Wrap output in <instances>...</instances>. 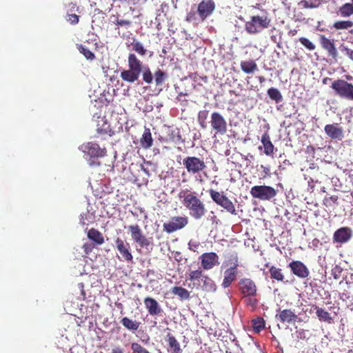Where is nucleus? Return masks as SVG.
Here are the masks:
<instances>
[{
  "mask_svg": "<svg viewBox=\"0 0 353 353\" xmlns=\"http://www.w3.org/2000/svg\"><path fill=\"white\" fill-rule=\"evenodd\" d=\"M331 88L336 95L341 99L353 101V84L344 79H336L332 83Z\"/></svg>",
  "mask_w": 353,
  "mask_h": 353,
  "instance_id": "4",
  "label": "nucleus"
},
{
  "mask_svg": "<svg viewBox=\"0 0 353 353\" xmlns=\"http://www.w3.org/2000/svg\"><path fill=\"white\" fill-rule=\"evenodd\" d=\"M165 341L168 343V352L170 353H182L179 342L171 334L168 333L165 337Z\"/></svg>",
  "mask_w": 353,
  "mask_h": 353,
  "instance_id": "21",
  "label": "nucleus"
},
{
  "mask_svg": "<svg viewBox=\"0 0 353 353\" xmlns=\"http://www.w3.org/2000/svg\"><path fill=\"white\" fill-rule=\"evenodd\" d=\"M238 285L239 290L242 296L257 295V286L255 282L251 279H241L239 281Z\"/></svg>",
  "mask_w": 353,
  "mask_h": 353,
  "instance_id": "10",
  "label": "nucleus"
},
{
  "mask_svg": "<svg viewBox=\"0 0 353 353\" xmlns=\"http://www.w3.org/2000/svg\"><path fill=\"white\" fill-rule=\"evenodd\" d=\"M325 134L332 139L341 141L344 138V132L339 123L327 124L324 128Z\"/></svg>",
  "mask_w": 353,
  "mask_h": 353,
  "instance_id": "17",
  "label": "nucleus"
},
{
  "mask_svg": "<svg viewBox=\"0 0 353 353\" xmlns=\"http://www.w3.org/2000/svg\"><path fill=\"white\" fill-rule=\"evenodd\" d=\"M208 117V110H201L198 113V122L202 128H205L207 126L206 120Z\"/></svg>",
  "mask_w": 353,
  "mask_h": 353,
  "instance_id": "43",
  "label": "nucleus"
},
{
  "mask_svg": "<svg viewBox=\"0 0 353 353\" xmlns=\"http://www.w3.org/2000/svg\"><path fill=\"white\" fill-rule=\"evenodd\" d=\"M252 325L254 332L259 333L265 328V321L259 316L252 321Z\"/></svg>",
  "mask_w": 353,
  "mask_h": 353,
  "instance_id": "38",
  "label": "nucleus"
},
{
  "mask_svg": "<svg viewBox=\"0 0 353 353\" xmlns=\"http://www.w3.org/2000/svg\"><path fill=\"white\" fill-rule=\"evenodd\" d=\"M201 281L203 282V289L206 292H214L216 290V285L214 281L208 276L205 275Z\"/></svg>",
  "mask_w": 353,
  "mask_h": 353,
  "instance_id": "31",
  "label": "nucleus"
},
{
  "mask_svg": "<svg viewBox=\"0 0 353 353\" xmlns=\"http://www.w3.org/2000/svg\"><path fill=\"white\" fill-rule=\"evenodd\" d=\"M256 296H242V299L246 306L254 310L259 303V301Z\"/></svg>",
  "mask_w": 353,
  "mask_h": 353,
  "instance_id": "39",
  "label": "nucleus"
},
{
  "mask_svg": "<svg viewBox=\"0 0 353 353\" xmlns=\"http://www.w3.org/2000/svg\"><path fill=\"white\" fill-rule=\"evenodd\" d=\"M79 286L81 290V295L83 296V299L85 300V290H83V284L79 283Z\"/></svg>",
  "mask_w": 353,
  "mask_h": 353,
  "instance_id": "60",
  "label": "nucleus"
},
{
  "mask_svg": "<svg viewBox=\"0 0 353 353\" xmlns=\"http://www.w3.org/2000/svg\"><path fill=\"white\" fill-rule=\"evenodd\" d=\"M87 236L89 239L94 241L97 245H102L104 243V238L102 233L94 228L90 229Z\"/></svg>",
  "mask_w": 353,
  "mask_h": 353,
  "instance_id": "28",
  "label": "nucleus"
},
{
  "mask_svg": "<svg viewBox=\"0 0 353 353\" xmlns=\"http://www.w3.org/2000/svg\"><path fill=\"white\" fill-rule=\"evenodd\" d=\"M216 4L213 0H202L197 6V13L202 21H205L215 10Z\"/></svg>",
  "mask_w": 353,
  "mask_h": 353,
  "instance_id": "12",
  "label": "nucleus"
},
{
  "mask_svg": "<svg viewBox=\"0 0 353 353\" xmlns=\"http://www.w3.org/2000/svg\"><path fill=\"white\" fill-rule=\"evenodd\" d=\"M223 266L227 268L228 269L238 270L239 257L237 253L233 252L228 254L223 263Z\"/></svg>",
  "mask_w": 353,
  "mask_h": 353,
  "instance_id": "24",
  "label": "nucleus"
},
{
  "mask_svg": "<svg viewBox=\"0 0 353 353\" xmlns=\"http://www.w3.org/2000/svg\"><path fill=\"white\" fill-rule=\"evenodd\" d=\"M183 165L191 175L199 174L203 172L207 166L203 159L195 156H188L183 159Z\"/></svg>",
  "mask_w": 353,
  "mask_h": 353,
  "instance_id": "6",
  "label": "nucleus"
},
{
  "mask_svg": "<svg viewBox=\"0 0 353 353\" xmlns=\"http://www.w3.org/2000/svg\"><path fill=\"white\" fill-rule=\"evenodd\" d=\"M120 322L125 328L133 333L137 332L141 325V322L133 321L127 316L122 318Z\"/></svg>",
  "mask_w": 353,
  "mask_h": 353,
  "instance_id": "26",
  "label": "nucleus"
},
{
  "mask_svg": "<svg viewBox=\"0 0 353 353\" xmlns=\"http://www.w3.org/2000/svg\"><path fill=\"white\" fill-rule=\"evenodd\" d=\"M140 143L143 148H150L153 145V139L150 128H145L143 134L140 139Z\"/></svg>",
  "mask_w": 353,
  "mask_h": 353,
  "instance_id": "25",
  "label": "nucleus"
},
{
  "mask_svg": "<svg viewBox=\"0 0 353 353\" xmlns=\"http://www.w3.org/2000/svg\"><path fill=\"white\" fill-rule=\"evenodd\" d=\"M299 5L303 8H310L309 1L307 0H302L299 3Z\"/></svg>",
  "mask_w": 353,
  "mask_h": 353,
  "instance_id": "57",
  "label": "nucleus"
},
{
  "mask_svg": "<svg viewBox=\"0 0 353 353\" xmlns=\"http://www.w3.org/2000/svg\"><path fill=\"white\" fill-rule=\"evenodd\" d=\"M261 168L263 170V172L265 174L269 175L270 174V168H267L264 165H261Z\"/></svg>",
  "mask_w": 353,
  "mask_h": 353,
  "instance_id": "61",
  "label": "nucleus"
},
{
  "mask_svg": "<svg viewBox=\"0 0 353 353\" xmlns=\"http://www.w3.org/2000/svg\"><path fill=\"white\" fill-rule=\"evenodd\" d=\"M342 52H343L345 55L348 57L350 59H351L353 61V50L351 48H349L346 46H343L342 48Z\"/></svg>",
  "mask_w": 353,
  "mask_h": 353,
  "instance_id": "53",
  "label": "nucleus"
},
{
  "mask_svg": "<svg viewBox=\"0 0 353 353\" xmlns=\"http://www.w3.org/2000/svg\"><path fill=\"white\" fill-rule=\"evenodd\" d=\"M353 27V21L350 20L347 21H335L333 25L332 28H334L336 30H348Z\"/></svg>",
  "mask_w": 353,
  "mask_h": 353,
  "instance_id": "36",
  "label": "nucleus"
},
{
  "mask_svg": "<svg viewBox=\"0 0 353 353\" xmlns=\"http://www.w3.org/2000/svg\"><path fill=\"white\" fill-rule=\"evenodd\" d=\"M189 245L190 247H194V248H197V247L199 246V243H192L191 241L189 243ZM190 249H192V248H190Z\"/></svg>",
  "mask_w": 353,
  "mask_h": 353,
  "instance_id": "62",
  "label": "nucleus"
},
{
  "mask_svg": "<svg viewBox=\"0 0 353 353\" xmlns=\"http://www.w3.org/2000/svg\"><path fill=\"white\" fill-rule=\"evenodd\" d=\"M310 8H316L321 5V0H309Z\"/></svg>",
  "mask_w": 353,
  "mask_h": 353,
  "instance_id": "54",
  "label": "nucleus"
},
{
  "mask_svg": "<svg viewBox=\"0 0 353 353\" xmlns=\"http://www.w3.org/2000/svg\"><path fill=\"white\" fill-rule=\"evenodd\" d=\"M128 70H125L121 72V79L128 83H134L137 81L142 74L143 81L150 84L154 79L150 68L148 65H143L141 61L134 53H130L128 57Z\"/></svg>",
  "mask_w": 353,
  "mask_h": 353,
  "instance_id": "1",
  "label": "nucleus"
},
{
  "mask_svg": "<svg viewBox=\"0 0 353 353\" xmlns=\"http://www.w3.org/2000/svg\"><path fill=\"white\" fill-rule=\"evenodd\" d=\"M252 197L262 201H270L277 194L276 190L268 185H255L250 190Z\"/></svg>",
  "mask_w": 353,
  "mask_h": 353,
  "instance_id": "8",
  "label": "nucleus"
},
{
  "mask_svg": "<svg viewBox=\"0 0 353 353\" xmlns=\"http://www.w3.org/2000/svg\"><path fill=\"white\" fill-rule=\"evenodd\" d=\"M171 292L174 295L178 296L181 301L188 300L190 297V292L182 287L174 286L172 288Z\"/></svg>",
  "mask_w": 353,
  "mask_h": 353,
  "instance_id": "30",
  "label": "nucleus"
},
{
  "mask_svg": "<svg viewBox=\"0 0 353 353\" xmlns=\"http://www.w3.org/2000/svg\"><path fill=\"white\" fill-rule=\"evenodd\" d=\"M131 350L132 353H148L150 352L147 349L143 347L141 344L134 342L131 344Z\"/></svg>",
  "mask_w": 353,
  "mask_h": 353,
  "instance_id": "47",
  "label": "nucleus"
},
{
  "mask_svg": "<svg viewBox=\"0 0 353 353\" xmlns=\"http://www.w3.org/2000/svg\"><path fill=\"white\" fill-rule=\"evenodd\" d=\"M261 141L263 145L264 148V153L267 156H273L274 155V146L272 144L270 135L268 132H265L262 137Z\"/></svg>",
  "mask_w": 353,
  "mask_h": 353,
  "instance_id": "23",
  "label": "nucleus"
},
{
  "mask_svg": "<svg viewBox=\"0 0 353 353\" xmlns=\"http://www.w3.org/2000/svg\"><path fill=\"white\" fill-rule=\"evenodd\" d=\"M178 197L193 219H201L206 214L205 205L203 201L196 196V192L187 188L181 190Z\"/></svg>",
  "mask_w": 353,
  "mask_h": 353,
  "instance_id": "2",
  "label": "nucleus"
},
{
  "mask_svg": "<svg viewBox=\"0 0 353 353\" xmlns=\"http://www.w3.org/2000/svg\"><path fill=\"white\" fill-rule=\"evenodd\" d=\"M114 243L116 248L121 256V260H124L128 262L132 261L133 256L130 252V244L119 237L115 239Z\"/></svg>",
  "mask_w": 353,
  "mask_h": 353,
  "instance_id": "13",
  "label": "nucleus"
},
{
  "mask_svg": "<svg viewBox=\"0 0 353 353\" xmlns=\"http://www.w3.org/2000/svg\"><path fill=\"white\" fill-rule=\"evenodd\" d=\"M258 79H259V81L261 83H263V82H265V78L263 76H259L258 77Z\"/></svg>",
  "mask_w": 353,
  "mask_h": 353,
  "instance_id": "63",
  "label": "nucleus"
},
{
  "mask_svg": "<svg viewBox=\"0 0 353 353\" xmlns=\"http://www.w3.org/2000/svg\"><path fill=\"white\" fill-rule=\"evenodd\" d=\"M267 93L269 97L276 103H279L283 100V97L280 91L275 88H269Z\"/></svg>",
  "mask_w": 353,
  "mask_h": 353,
  "instance_id": "37",
  "label": "nucleus"
},
{
  "mask_svg": "<svg viewBox=\"0 0 353 353\" xmlns=\"http://www.w3.org/2000/svg\"><path fill=\"white\" fill-rule=\"evenodd\" d=\"M339 14L343 17H349L353 14V0L352 3H346L342 5L339 10Z\"/></svg>",
  "mask_w": 353,
  "mask_h": 353,
  "instance_id": "34",
  "label": "nucleus"
},
{
  "mask_svg": "<svg viewBox=\"0 0 353 353\" xmlns=\"http://www.w3.org/2000/svg\"><path fill=\"white\" fill-rule=\"evenodd\" d=\"M188 223V218L184 216H173L170 220L164 223L163 228L165 232L168 234L179 230L185 228Z\"/></svg>",
  "mask_w": 353,
  "mask_h": 353,
  "instance_id": "9",
  "label": "nucleus"
},
{
  "mask_svg": "<svg viewBox=\"0 0 353 353\" xmlns=\"http://www.w3.org/2000/svg\"><path fill=\"white\" fill-rule=\"evenodd\" d=\"M77 48L79 50V52L83 54V56L89 60H94L95 59L94 54L91 52L88 48H87L85 46L80 44L77 46Z\"/></svg>",
  "mask_w": 353,
  "mask_h": 353,
  "instance_id": "42",
  "label": "nucleus"
},
{
  "mask_svg": "<svg viewBox=\"0 0 353 353\" xmlns=\"http://www.w3.org/2000/svg\"><path fill=\"white\" fill-rule=\"evenodd\" d=\"M112 353H124L123 350L121 347H115L112 350Z\"/></svg>",
  "mask_w": 353,
  "mask_h": 353,
  "instance_id": "59",
  "label": "nucleus"
},
{
  "mask_svg": "<svg viewBox=\"0 0 353 353\" xmlns=\"http://www.w3.org/2000/svg\"><path fill=\"white\" fill-rule=\"evenodd\" d=\"M240 65L241 70L245 74H252L258 70L257 64L252 59L243 61Z\"/></svg>",
  "mask_w": 353,
  "mask_h": 353,
  "instance_id": "27",
  "label": "nucleus"
},
{
  "mask_svg": "<svg viewBox=\"0 0 353 353\" xmlns=\"http://www.w3.org/2000/svg\"><path fill=\"white\" fill-rule=\"evenodd\" d=\"M269 272L270 274V277L272 279H274L279 282H283L284 281V274L283 273L282 269L279 268H276L275 266H272L269 269Z\"/></svg>",
  "mask_w": 353,
  "mask_h": 353,
  "instance_id": "32",
  "label": "nucleus"
},
{
  "mask_svg": "<svg viewBox=\"0 0 353 353\" xmlns=\"http://www.w3.org/2000/svg\"><path fill=\"white\" fill-rule=\"evenodd\" d=\"M65 18L72 25L77 24L79 21V17L76 14H68Z\"/></svg>",
  "mask_w": 353,
  "mask_h": 353,
  "instance_id": "50",
  "label": "nucleus"
},
{
  "mask_svg": "<svg viewBox=\"0 0 353 353\" xmlns=\"http://www.w3.org/2000/svg\"><path fill=\"white\" fill-rule=\"evenodd\" d=\"M237 274L238 270L227 268L224 272V279L222 283V286L224 288L230 287L232 283L236 280Z\"/></svg>",
  "mask_w": 353,
  "mask_h": 353,
  "instance_id": "22",
  "label": "nucleus"
},
{
  "mask_svg": "<svg viewBox=\"0 0 353 353\" xmlns=\"http://www.w3.org/2000/svg\"><path fill=\"white\" fill-rule=\"evenodd\" d=\"M82 148L91 157H103L106 155V149L101 148L97 143L89 142Z\"/></svg>",
  "mask_w": 353,
  "mask_h": 353,
  "instance_id": "18",
  "label": "nucleus"
},
{
  "mask_svg": "<svg viewBox=\"0 0 353 353\" xmlns=\"http://www.w3.org/2000/svg\"><path fill=\"white\" fill-rule=\"evenodd\" d=\"M314 310H316V314L321 321L327 322L328 323H331L332 321V318L330 314L327 312L325 310L319 307L317 305L313 306Z\"/></svg>",
  "mask_w": 353,
  "mask_h": 353,
  "instance_id": "29",
  "label": "nucleus"
},
{
  "mask_svg": "<svg viewBox=\"0 0 353 353\" xmlns=\"http://www.w3.org/2000/svg\"><path fill=\"white\" fill-rule=\"evenodd\" d=\"M201 267L204 270H211L219 264V256L215 252H205L199 256Z\"/></svg>",
  "mask_w": 353,
  "mask_h": 353,
  "instance_id": "14",
  "label": "nucleus"
},
{
  "mask_svg": "<svg viewBox=\"0 0 353 353\" xmlns=\"http://www.w3.org/2000/svg\"><path fill=\"white\" fill-rule=\"evenodd\" d=\"M83 248L84 250L85 253L86 254H88L90 252H92L93 248H92V245H90L89 243H85L83 245Z\"/></svg>",
  "mask_w": 353,
  "mask_h": 353,
  "instance_id": "56",
  "label": "nucleus"
},
{
  "mask_svg": "<svg viewBox=\"0 0 353 353\" xmlns=\"http://www.w3.org/2000/svg\"><path fill=\"white\" fill-rule=\"evenodd\" d=\"M195 19V13L193 12H188L186 15L185 20L188 22H192Z\"/></svg>",
  "mask_w": 353,
  "mask_h": 353,
  "instance_id": "55",
  "label": "nucleus"
},
{
  "mask_svg": "<svg viewBox=\"0 0 353 353\" xmlns=\"http://www.w3.org/2000/svg\"><path fill=\"white\" fill-rule=\"evenodd\" d=\"M293 274L300 279H305L310 275L307 266L300 261H292L288 266Z\"/></svg>",
  "mask_w": 353,
  "mask_h": 353,
  "instance_id": "15",
  "label": "nucleus"
},
{
  "mask_svg": "<svg viewBox=\"0 0 353 353\" xmlns=\"http://www.w3.org/2000/svg\"><path fill=\"white\" fill-rule=\"evenodd\" d=\"M352 79V76H350V75H347V76H346V79H347V80H351Z\"/></svg>",
  "mask_w": 353,
  "mask_h": 353,
  "instance_id": "64",
  "label": "nucleus"
},
{
  "mask_svg": "<svg viewBox=\"0 0 353 353\" xmlns=\"http://www.w3.org/2000/svg\"><path fill=\"white\" fill-rule=\"evenodd\" d=\"M279 312L276 315V318L282 323L291 324L295 323L298 319V315L290 309L282 310L279 309Z\"/></svg>",
  "mask_w": 353,
  "mask_h": 353,
  "instance_id": "20",
  "label": "nucleus"
},
{
  "mask_svg": "<svg viewBox=\"0 0 353 353\" xmlns=\"http://www.w3.org/2000/svg\"><path fill=\"white\" fill-rule=\"evenodd\" d=\"M203 274V271L201 269H198L196 270H192L190 272L188 276V279L191 281H194L199 279L202 280V278L204 276Z\"/></svg>",
  "mask_w": 353,
  "mask_h": 353,
  "instance_id": "46",
  "label": "nucleus"
},
{
  "mask_svg": "<svg viewBox=\"0 0 353 353\" xmlns=\"http://www.w3.org/2000/svg\"><path fill=\"white\" fill-rule=\"evenodd\" d=\"M144 305L148 313L151 316H159L163 313V310L156 299L152 297H145L143 300Z\"/></svg>",
  "mask_w": 353,
  "mask_h": 353,
  "instance_id": "19",
  "label": "nucleus"
},
{
  "mask_svg": "<svg viewBox=\"0 0 353 353\" xmlns=\"http://www.w3.org/2000/svg\"><path fill=\"white\" fill-rule=\"evenodd\" d=\"M319 42L321 48L326 51L327 56L337 61L339 52L334 40L327 38L324 34H320Z\"/></svg>",
  "mask_w": 353,
  "mask_h": 353,
  "instance_id": "11",
  "label": "nucleus"
},
{
  "mask_svg": "<svg viewBox=\"0 0 353 353\" xmlns=\"http://www.w3.org/2000/svg\"><path fill=\"white\" fill-rule=\"evenodd\" d=\"M343 271V269L341 265H335L331 270V274L334 279L338 280L341 276Z\"/></svg>",
  "mask_w": 353,
  "mask_h": 353,
  "instance_id": "48",
  "label": "nucleus"
},
{
  "mask_svg": "<svg viewBox=\"0 0 353 353\" xmlns=\"http://www.w3.org/2000/svg\"><path fill=\"white\" fill-rule=\"evenodd\" d=\"M135 243H137L141 248H148L149 247L152 248L154 245L152 237L147 238L143 234L140 236L137 241H135Z\"/></svg>",
  "mask_w": 353,
  "mask_h": 353,
  "instance_id": "35",
  "label": "nucleus"
},
{
  "mask_svg": "<svg viewBox=\"0 0 353 353\" xmlns=\"http://www.w3.org/2000/svg\"><path fill=\"white\" fill-rule=\"evenodd\" d=\"M97 131L101 134H106L110 137L114 134V131L106 121H105L101 127L98 128Z\"/></svg>",
  "mask_w": 353,
  "mask_h": 353,
  "instance_id": "45",
  "label": "nucleus"
},
{
  "mask_svg": "<svg viewBox=\"0 0 353 353\" xmlns=\"http://www.w3.org/2000/svg\"><path fill=\"white\" fill-rule=\"evenodd\" d=\"M209 194L212 200L218 205L223 208L227 212L236 215L237 211L232 201L227 197L223 192H219L214 190L210 189L208 190Z\"/></svg>",
  "mask_w": 353,
  "mask_h": 353,
  "instance_id": "5",
  "label": "nucleus"
},
{
  "mask_svg": "<svg viewBox=\"0 0 353 353\" xmlns=\"http://www.w3.org/2000/svg\"><path fill=\"white\" fill-rule=\"evenodd\" d=\"M352 236V230L348 227H342L336 230L333 234V241L340 244L348 242Z\"/></svg>",
  "mask_w": 353,
  "mask_h": 353,
  "instance_id": "16",
  "label": "nucleus"
},
{
  "mask_svg": "<svg viewBox=\"0 0 353 353\" xmlns=\"http://www.w3.org/2000/svg\"><path fill=\"white\" fill-rule=\"evenodd\" d=\"M186 96H188V93L181 92L176 97V100L180 102L181 105H186L188 101V100L185 99Z\"/></svg>",
  "mask_w": 353,
  "mask_h": 353,
  "instance_id": "51",
  "label": "nucleus"
},
{
  "mask_svg": "<svg viewBox=\"0 0 353 353\" xmlns=\"http://www.w3.org/2000/svg\"><path fill=\"white\" fill-rule=\"evenodd\" d=\"M271 19L265 13L262 15H253L245 23V30L248 34H256L270 27Z\"/></svg>",
  "mask_w": 353,
  "mask_h": 353,
  "instance_id": "3",
  "label": "nucleus"
},
{
  "mask_svg": "<svg viewBox=\"0 0 353 353\" xmlns=\"http://www.w3.org/2000/svg\"><path fill=\"white\" fill-rule=\"evenodd\" d=\"M132 50L141 56H145L147 50L144 48L143 44L139 41H134L131 43Z\"/></svg>",
  "mask_w": 353,
  "mask_h": 353,
  "instance_id": "41",
  "label": "nucleus"
},
{
  "mask_svg": "<svg viewBox=\"0 0 353 353\" xmlns=\"http://www.w3.org/2000/svg\"><path fill=\"white\" fill-rule=\"evenodd\" d=\"M300 43L309 50H314L316 48L315 45L305 37H301L299 39Z\"/></svg>",
  "mask_w": 353,
  "mask_h": 353,
  "instance_id": "49",
  "label": "nucleus"
},
{
  "mask_svg": "<svg viewBox=\"0 0 353 353\" xmlns=\"http://www.w3.org/2000/svg\"><path fill=\"white\" fill-rule=\"evenodd\" d=\"M314 180L312 178H310V180L308 181V190L310 192H313L314 190V185H313Z\"/></svg>",
  "mask_w": 353,
  "mask_h": 353,
  "instance_id": "58",
  "label": "nucleus"
},
{
  "mask_svg": "<svg viewBox=\"0 0 353 353\" xmlns=\"http://www.w3.org/2000/svg\"><path fill=\"white\" fill-rule=\"evenodd\" d=\"M115 25L118 26H130L132 24L131 21L125 20V19H119L118 17L117 18L116 21L114 22Z\"/></svg>",
  "mask_w": 353,
  "mask_h": 353,
  "instance_id": "52",
  "label": "nucleus"
},
{
  "mask_svg": "<svg viewBox=\"0 0 353 353\" xmlns=\"http://www.w3.org/2000/svg\"><path fill=\"white\" fill-rule=\"evenodd\" d=\"M210 124L214 136L224 135L228 131L227 121L219 112H213L211 114Z\"/></svg>",
  "mask_w": 353,
  "mask_h": 353,
  "instance_id": "7",
  "label": "nucleus"
},
{
  "mask_svg": "<svg viewBox=\"0 0 353 353\" xmlns=\"http://www.w3.org/2000/svg\"><path fill=\"white\" fill-rule=\"evenodd\" d=\"M339 196L337 195H332L330 196H325L323 199V205L326 207H332L334 205H339Z\"/></svg>",
  "mask_w": 353,
  "mask_h": 353,
  "instance_id": "44",
  "label": "nucleus"
},
{
  "mask_svg": "<svg viewBox=\"0 0 353 353\" xmlns=\"http://www.w3.org/2000/svg\"><path fill=\"white\" fill-rule=\"evenodd\" d=\"M168 78V75L167 72L163 71L159 68L157 70L154 74V79L155 81V84L157 86L163 85Z\"/></svg>",
  "mask_w": 353,
  "mask_h": 353,
  "instance_id": "33",
  "label": "nucleus"
},
{
  "mask_svg": "<svg viewBox=\"0 0 353 353\" xmlns=\"http://www.w3.org/2000/svg\"><path fill=\"white\" fill-rule=\"evenodd\" d=\"M128 228L130 232L131 237L134 242L143 234L141 228L138 225H129Z\"/></svg>",
  "mask_w": 353,
  "mask_h": 353,
  "instance_id": "40",
  "label": "nucleus"
}]
</instances>
